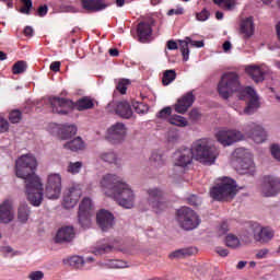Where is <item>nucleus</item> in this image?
I'll return each instance as SVG.
<instances>
[{"label":"nucleus","instance_id":"393cba45","mask_svg":"<svg viewBox=\"0 0 280 280\" xmlns=\"http://www.w3.org/2000/svg\"><path fill=\"white\" fill-rule=\"evenodd\" d=\"M115 113L122 119H130L132 117V107L128 101H120L116 103Z\"/></svg>","mask_w":280,"mask_h":280},{"label":"nucleus","instance_id":"0eeeda50","mask_svg":"<svg viewBox=\"0 0 280 280\" xmlns=\"http://www.w3.org/2000/svg\"><path fill=\"white\" fill-rule=\"evenodd\" d=\"M176 220L184 231H194L200 226V217L190 208L183 207L176 212Z\"/></svg>","mask_w":280,"mask_h":280},{"label":"nucleus","instance_id":"aec40b11","mask_svg":"<svg viewBox=\"0 0 280 280\" xmlns=\"http://www.w3.org/2000/svg\"><path fill=\"white\" fill-rule=\"evenodd\" d=\"M74 237L75 230L73 229V226L68 225L58 230L55 242L57 244H65V242H73Z\"/></svg>","mask_w":280,"mask_h":280},{"label":"nucleus","instance_id":"9d476101","mask_svg":"<svg viewBox=\"0 0 280 280\" xmlns=\"http://www.w3.org/2000/svg\"><path fill=\"white\" fill-rule=\"evenodd\" d=\"M91 209H93V202L90 198H83L79 206V224L82 229H89L91 226Z\"/></svg>","mask_w":280,"mask_h":280},{"label":"nucleus","instance_id":"09e8293b","mask_svg":"<svg viewBox=\"0 0 280 280\" xmlns=\"http://www.w3.org/2000/svg\"><path fill=\"white\" fill-rule=\"evenodd\" d=\"M0 252L2 255H10V253H13L11 257H14V255H19V252H14V249L11 246H2L0 247Z\"/></svg>","mask_w":280,"mask_h":280},{"label":"nucleus","instance_id":"603ef678","mask_svg":"<svg viewBox=\"0 0 280 280\" xmlns=\"http://www.w3.org/2000/svg\"><path fill=\"white\" fill-rule=\"evenodd\" d=\"M209 16H210V13L206 9H203L201 12L196 14L197 21H207Z\"/></svg>","mask_w":280,"mask_h":280},{"label":"nucleus","instance_id":"f8f14e48","mask_svg":"<svg viewBox=\"0 0 280 280\" xmlns=\"http://www.w3.org/2000/svg\"><path fill=\"white\" fill-rule=\"evenodd\" d=\"M280 191V180L277 177L265 176L262 186V196L270 198L277 196Z\"/></svg>","mask_w":280,"mask_h":280},{"label":"nucleus","instance_id":"bf43d9fd","mask_svg":"<svg viewBox=\"0 0 280 280\" xmlns=\"http://www.w3.org/2000/svg\"><path fill=\"white\" fill-rule=\"evenodd\" d=\"M60 61H54L50 63V71H54L55 73H58L60 71Z\"/></svg>","mask_w":280,"mask_h":280},{"label":"nucleus","instance_id":"37998d69","mask_svg":"<svg viewBox=\"0 0 280 280\" xmlns=\"http://www.w3.org/2000/svg\"><path fill=\"white\" fill-rule=\"evenodd\" d=\"M21 119H23V114L21 113V110L19 109H13L10 114H9V121L11 124H20Z\"/></svg>","mask_w":280,"mask_h":280},{"label":"nucleus","instance_id":"4468645a","mask_svg":"<svg viewBox=\"0 0 280 280\" xmlns=\"http://www.w3.org/2000/svg\"><path fill=\"white\" fill-rule=\"evenodd\" d=\"M80 198H82V188L79 185L70 187L63 197L65 209H73L80 201Z\"/></svg>","mask_w":280,"mask_h":280},{"label":"nucleus","instance_id":"49530a36","mask_svg":"<svg viewBox=\"0 0 280 280\" xmlns=\"http://www.w3.org/2000/svg\"><path fill=\"white\" fill-rule=\"evenodd\" d=\"M21 3H23V8L21 9L22 14H30L33 3L32 0H20Z\"/></svg>","mask_w":280,"mask_h":280},{"label":"nucleus","instance_id":"6ab92c4d","mask_svg":"<svg viewBox=\"0 0 280 280\" xmlns=\"http://www.w3.org/2000/svg\"><path fill=\"white\" fill-rule=\"evenodd\" d=\"M152 25H154V20L151 22H140L137 27L138 40L140 43H148L152 37Z\"/></svg>","mask_w":280,"mask_h":280},{"label":"nucleus","instance_id":"6e6552de","mask_svg":"<svg viewBox=\"0 0 280 280\" xmlns=\"http://www.w3.org/2000/svg\"><path fill=\"white\" fill-rule=\"evenodd\" d=\"M147 196V202L154 213H161L167 209V202L163 199V190L160 188H149Z\"/></svg>","mask_w":280,"mask_h":280},{"label":"nucleus","instance_id":"f03ea898","mask_svg":"<svg viewBox=\"0 0 280 280\" xmlns=\"http://www.w3.org/2000/svg\"><path fill=\"white\" fill-rule=\"evenodd\" d=\"M218 93L223 100H229L233 93H237L238 100H249L244 108L245 115H254L259 108V97L250 86L242 88L240 75L235 72H226L221 77L218 84Z\"/></svg>","mask_w":280,"mask_h":280},{"label":"nucleus","instance_id":"c85d7f7f","mask_svg":"<svg viewBox=\"0 0 280 280\" xmlns=\"http://www.w3.org/2000/svg\"><path fill=\"white\" fill-rule=\"evenodd\" d=\"M75 135H78V127H75V125H65L60 130V138L63 141L71 139V137H75Z\"/></svg>","mask_w":280,"mask_h":280},{"label":"nucleus","instance_id":"bb28decb","mask_svg":"<svg viewBox=\"0 0 280 280\" xmlns=\"http://www.w3.org/2000/svg\"><path fill=\"white\" fill-rule=\"evenodd\" d=\"M196 253H198L196 247H186L171 253L168 257L170 259H185V257H191V255H196Z\"/></svg>","mask_w":280,"mask_h":280},{"label":"nucleus","instance_id":"39448f33","mask_svg":"<svg viewBox=\"0 0 280 280\" xmlns=\"http://www.w3.org/2000/svg\"><path fill=\"white\" fill-rule=\"evenodd\" d=\"M209 196L217 202H229L237 196V183L232 178L223 177L210 188Z\"/></svg>","mask_w":280,"mask_h":280},{"label":"nucleus","instance_id":"864d4df0","mask_svg":"<svg viewBox=\"0 0 280 280\" xmlns=\"http://www.w3.org/2000/svg\"><path fill=\"white\" fill-rule=\"evenodd\" d=\"M271 154L273 159H277V161H280V148L278 144H272L271 148Z\"/></svg>","mask_w":280,"mask_h":280},{"label":"nucleus","instance_id":"e2e57ef3","mask_svg":"<svg viewBox=\"0 0 280 280\" xmlns=\"http://www.w3.org/2000/svg\"><path fill=\"white\" fill-rule=\"evenodd\" d=\"M112 246L110 245H103L102 247H100L97 249V253H100L101 255L104 253H108L109 250H112Z\"/></svg>","mask_w":280,"mask_h":280},{"label":"nucleus","instance_id":"a878e982","mask_svg":"<svg viewBox=\"0 0 280 280\" xmlns=\"http://www.w3.org/2000/svg\"><path fill=\"white\" fill-rule=\"evenodd\" d=\"M250 128H252V131L249 132L250 139H253L255 143H264V141H266L268 137L264 127L256 124H252Z\"/></svg>","mask_w":280,"mask_h":280},{"label":"nucleus","instance_id":"c9c22d12","mask_svg":"<svg viewBox=\"0 0 280 280\" xmlns=\"http://www.w3.org/2000/svg\"><path fill=\"white\" fill-rule=\"evenodd\" d=\"M101 161L104 163H115L117 164V154L113 151H106L100 154Z\"/></svg>","mask_w":280,"mask_h":280},{"label":"nucleus","instance_id":"5701e85b","mask_svg":"<svg viewBox=\"0 0 280 280\" xmlns=\"http://www.w3.org/2000/svg\"><path fill=\"white\" fill-rule=\"evenodd\" d=\"M237 163L240 174H249L250 176L255 174V163L253 162V158H250V155L243 159H237Z\"/></svg>","mask_w":280,"mask_h":280},{"label":"nucleus","instance_id":"1a4fd4ad","mask_svg":"<svg viewBox=\"0 0 280 280\" xmlns=\"http://www.w3.org/2000/svg\"><path fill=\"white\" fill-rule=\"evenodd\" d=\"M62 194V177L60 174H50L48 175L45 196L49 200H58Z\"/></svg>","mask_w":280,"mask_h":280},{"label":"nucleus","instance_id":"c03bdc74","mask_svg":"<svg viewBox=\"0 0 280 280\" xmlns=\"http://www.w3.org/2000/svg\"><path fill=\"white\" fill-rule=\"evenodd\" d=\"M80 170H82V162H70L67 172L69 174H80Z\"/></svg>","mask_w":280,"mask_h":280},{"label":"nucleus","instance_id":"8fccbe9b","mask_svg":"<svg viewBox=\"0 0 280 280\" xmlns=\"http://www.w3.org/2000/svg\"><path fill=\"white\" fill-rule=\"evenodd\" d=\"M186 40H188V43H190V47H196L197 49L205 47V42H202V40H194V39H191V37H186Z\"/></svg>","mask_w":280,"mask_h":280},{"label":"nucleus","instance_id":"2f4dec72","mask_svg":"<svg viewBox=\"0 0 280 280\" xmlns=\"http://www.w3.org/2000/svg\"><path fill=\"white\" fill-rule=\"evenodd\" d=\"M18 219L23 224H25V222H27V220H30V207H27V205L20 206V208L18 210Z\"/></svg>","mask_w":280,"mask_h":280},{"label":"nucleus","instance_id":"f704fd0d","mask_svg":"<svg viewBox=\"0 0 280 280\" xmlns=\"http://www.w3.org/2000/svg\"><path fill=\"white\" fill-rule=\"evenodd\" d=\"M27 71V62L20 60L16 61L12 67V73L13 75H19L21 73H25Z\"/></svg>","mask_w":280,"mask_h":280},{"label":"nucleus","instance_id":"13d9d810","mask_svg":"<svg viewBox=\"0 0 280 280\" xmlns=\"http://www.w3.org/2000/svg\"><path fill=\"white\" fill-rule=\"evenodd\" d=\"M268 248H264L258 250V253L256 254V259H266V257L268 256Z\"/></svg>","mask_w":280,"mask_h":280},{"label":"nucleus","instance_id":"20e7f679","mask_svg":"<svg viewBox=\"0 0 280 280\" xmlns=\"http://www.w3.org/2000/svg\"><path fill=\"white\" fill-rule=\"evenodd\" d=\"M49 104L52 113L57 115H69L71 110H91L95 106L93 98L89 96H83L75 103L69 98L52 96L49 98Z\"/></svg>","mask_w":280,"mask_h":280},{"label":"nucleus","instance_id":"69168bd1","mask_svg":"<svg viewBox=\"0 0 280 280\" xmlns=\"http://www.w3.org/2000/svg\"><path fill=\"white\" fill-rule=\"evenodd\" d=\"M189 115L191 119H198V117H200L198 109H192Z\"/></svg>","mask_w":280,"mask_h":280},{"label":"nucleus","instance_id":"58836bf2","mask_svg":"<svg viewBox=\"0 0 280 280\" xmlns=\"http://www.w3.org/2000/svg\"><path fill=\"white\" fill-rule=\"evenodd\" d=\"M213 3L222 10H233L235 8V0H213Z\"/></svg>","mask_w":280,"mask_h":280},{"label":"nucleus","instance_id":"ea45409f","mask_svg":"<svg viewBox=\"0 0 280 280\" xmlns=\"http://www.w3.org/2000/svg\"><path fill=\"white\" fill-rule=\"evenodd\" d=\"M225 244L228 248H240V238L233 234H229L225 237Z\"/></svg>","mask_w":280,"mask_h":280},{"label":"nucleus","instance_id":"a211bd4d","mask_svg":"<svg viewBox=\"0 0 280 280\" xmlns=\"http://www.w3.org/2000/svg\"><path fill=\"white\" fill-rule=\"evenodd\" d=\"M194 102H196V96H194V92H188L184 96H182L177 104L175 105L176 113L185 114L191 106H194Z\"/></svg>","mask_w":280,"mask_h":280},{"label":"nucleus","instance_id":"de8ad7c7","mask_svg":"<svg viewBox=\"0 0 280 280\" xmlns=\"http://www.w3.org/2000/svg\"><path fill=\"white\" fill-rule=\"evenodd\" d=\"M30 280H43L45 279V273L43 271H32L28 275Z\"/></svg>","mask_w":280,"mask_h":280},{"label":"nucleus","instance_id":"2eb2a0df","mask_svg":"<svg viewBox=\"0 0 280 280\" xmlns=\"http://www.w3.org/2000/svg\"><path fill=\"white\" fill-rule=\"evenodd\" d=\"M126 139V125L117 122L107 130V140L110 143H121Z\"/></svg>","mask_w":280,"mask_h":280},{"label":"nucleus","instance_id":"a18cd8bd","mask_svg":"<svg viewBox=\"0 0 280 280\" xmlns=\"http://www.w3.org/2000/svg\"><path fill=\"white\" fill-rule=\"evenodd\" d=\"M156 117L158 119H167V117H172V107H164L156 114Z\"/></svg>","mask_w":280,"mask_h":280},{"label":"nucleus","instance_id":"f3484780","mask_svg":"<svg viewBox=\"0 0 280 280\" xmlns=\"http://www.w3.org/2000/svg\"><path fill=\"white\" fill-rule=\"evenodd\" d=\"M275 237V232L270 228H261L259 224H256L254 228V240L260 242V244H268L270 240Z\"/></svg>","mask_w":280,"mask_h":280},{"label":"nucleus","instance_id":"f257e3e1","mask_svg":"<svg viewBox=\"0 0 280 280\" xmlns=\"http://www.w3.org/2000/svg\"><path fill=\"white\" fill-rule=\"evenodd\" d=\"M38 162L32 154H24L15 162V176L25 183L27 200L33 207L43 205V182L36 174Z\"/></svg>","mask_w":280,"mask_h":280},{"label":"nucleus","instance_id":"338daca9","mask_svg":"<svg viewBox=\"0 0 280 280\" xmlns=\"http://www.w3.org/2000/svg\"><path fill=\"white\" fill-rule=\"evenodd\" d=\"M115 268H127L128 266H126V262L121 261V260H116L115 261Z\"/></svg>","mask_w":280,"mask_h":280},{"label":"nucleus","instance_id":"72a5a7b5","mask_svg":"<svg viewBox=\"0 0 280 280\" xmlns=\"http://www.w3.org/2000/svg\"><path fill=\"white\" fill-rule=\"evenodd\" d=\"M174 80H176V70H166L162 78V84L168 86Z\"/></svg>","mask_w":280,"mask_h":280},{"label":"nucleus","instance_id":"4be33fe9","mask_svg":"<svg viewBox=\"0 0 280 280\" xmlns=\"http://www.w3.org/2000/svg\"><path fill=\"white\" fill-rule=\"evenodd\" d=\"M81 5L86 12H102L108 7L104 0H81Z\"/></svg>","mask_w":280,"mask_h":280},{"label":"nucleus","instance_id":"cd10ccee","mask_svg":"<svg viewBox=\"0 0 280 280\" xmlns=\"http://www.w3.org/2000/svg\"><path fill=\"white\" fill-rule=\"evenodd\" d=\"M246 73L250 75L254 82H264V70L258 66H249L246 68Z\"/></svg>","mask_w":280,"mask_h":280},{"label":"nucleus","instance_id":"3c124183","mask_svg":"<svg viewBox=\"0 0 280 280\" xmlns=\"http://www.w3.org/2000/svg\"><path fill=\"white\" fill-rule=\"evenodd\" d=\"M174 14H176L177 16H180L183 14H185V9L183 7H179L177 9H171L167 12L168 16H174Z\"/></svg>","mask_w":280,"mask_h":280},{"label":"nucleus","instance_id":"9b49d317","mask_svg":"<svg viewBox=\"0 0 280 280\" xmlns=\"http://www.w3.org/2000/svg\"><path fill=\"white\" fill-rule=\"evenodd\" d=\"M217 140L221 145H233V143H237V141H242L244 139V135L237 130H220L217 135Z\"/></svg>","mask_w":280,"mask_h":280},{"label":"nucleus","instance_id":"7ed1b4c3","mask_svg":"<svg viewBox=\"0 0 280 280\" xmlns=\"http://www.w3.org/2000/svg\"><path fill=\"white\" fill-rule=\"evenodd\" d=\"M101 187L104 189L106 196L114 198L124 209H132L135 207V192L121 177L107 174L101 180Z\"/></svg>","mask_w":280,"mask_h":280},{"label":"nucleus","instance_id":"dca6fc26","mask_svg":"<svg viewBox=\"0 0 280 280\" xmlns=\"http://www.w3.org/2000/svg\"><path fill=\"white\" fill-rule=\"evenodd\" d=\"M96 222L102 231H109L115 226V215L109 211L102 209L96 214Z\"/></svg>","mask_w":280,"mask_h":280},{"label":"nucleus","instance_id":"6e6d98bb","mask_svg":"<svg viewBox=\"0 0 280 280\" xmlns=\"http://www.w3.org/2000/svg\"><path fill=\"white\" fill-rule=\"evenodd\" d=\"M47 12H49V8L44 4V5H40L38 9H37V14L38 16H47Z\"/></svg>","mask_w":280,"mask_h":280},{"label":"nucleus","instance_id":"b1692460","mask_svg":"<svg viewBox=\"0 0 280 280\" xmlns=\"http://www.w3.org/2000/svg\"><path fill=\"white\" fill-rule=\"evenodd\" d=\"M14 220V214L12 213V202L10 200H5L0 206V222L3 224H9V222H12Z\"/></svg>","mask_w":280,"mask_h":280},{"label":"nucleus","instance_id":"c756f323","mask_svg":"<svg viewBox=\"0 0 280 280\" xmlns=\"http://www.w3.org/2000/svg\"><path fill=\"white\" fill-rule=\"evenodd\" d=\"M63 148L71 150V152H78L79 150H84V141H82V138L77 137L75 139L63 144Z\"/></svg>","mask_w":280,"mask_h":280},{"label":"nucleus","instance_id":"473e14b6","mask_svg":"<svg viewBox=\"0 0 280 280\" xmlns=\"http://www.w3.org/2000/svg\"><path fill=\"white\" fill-rule=\"evenodd\" d=\"M168 124L172 126H178L179 128H185V126H187V119L183 116L172 115L168 118Z\"/></svg>","mask_w":280,"mask_h":280},{"label":"nucleus","instance_id":"4c0bfd02","mask_svg":"<svg viewBox=\"0 0 280 280\" xmlns=\"http://www.w3.org/2000/svg\"><path fill=\"white\" fill-rule=\"evenodd\" d=\"M150 163L153 167H161L164 165L165 161H163V155L159 152H153L150 158Z\"/></svg>","mask_w":280,"mask_h":280},{"label":"nucleus","instance_id":"4d7b16f0","mask_svg":"<svg viewBox=\"0 0 280 280\" xmlns=\"http://www.w3.org/2000/svg\"><path fill=\"white\" fill-rule=\"evenodd\" d=\"M188 205H191L192 207H198L200 205V199L196 195H192L188 198Z\"/></svg>","mask_w":280,"mask_h":280},{"label":"nucleus","instance_id":"0e129e2a","mask_svg":"<svg viewBox=\"0 0 280 280\" xmlns=\"http://www.w3.org/2000/svg\"><path fill=\"white\" fill-rule=\"evenodd\" d=\"M24 34L25 36H34V28H32V26H26L24 28Z\"/></svg>","mask_w":280,"mask_h":280},{"label":"nucleus","instance_id":"a19ab883","mask_svg":"<svg viewBox=\"0 0 280 280\" xmlns=\"http://www.w3.org/2000/svg\"><path fill=\"white\" fill-rule=\"evenodd\" d=\"M132 107L138 115H145V113L150 110V107L147 104H143L141 102H133Z\"/></svg>","mask_w":280,"mask_h":280},{"label":"nucleus","instance_id":"052dcab7","mask_svg":"<svg viewBox=\"0 0 280 280\" xmlns=\"http://www.w3.org/2000/svg\"><path fill=\"white\" fill-rule=\"evenodd\" d=\"M167 49H170L171 51H174L178 49V44L174 39H171L167 42Z\"/></svg>","mask_w":280,"mask_h":280},{"label":"nucleus","instance_id":"412c9836","mask_svg":"<svg viewBox=\"0 0 280 280\" xmlns=\"http://www.w3.org/2000/svg\"><path fill=\"white\" fill-rule=\"evenodd\" d=\"M240 32L245 40H248V38H253V36H255V22L253 21V16L241 21Z\"/></svg>","mask_w":280,"mask_h":280},{"label":"nucleus","instance_id":"680f3d73","mask_svg":"<svg viewBox=\"0 0 280 280\" xmlns=\"http://www.w3.org/2000/svg\"><path fill=\"white\" fill-rule=\"evenodd\" d=\"M215 253L220 255V257H228L229 256V249L217 247Z\"/></svg>","mask_w":280,"mask_h":280},{"label":"nucleus","instance_id":"e433bc0d","mask_svg":"<svg viewBox=\"0 0 280 280\" xmlns=\"http://www.w3.org/2000/svg\"><path fill=\"white\" fill-rule=\"evenodd\" d=\"M67 261L69 266L77 269L84 268V264H85L84 258L80 256H72Z\"/></svg>","mask_w":280,"mask_h":280},{"label":"nucleus","instance_id":"7c9ffc66","mask_svg":"<svg viewBox=\"0 0 280 280\" xmlns=\"http://www.w3.org/2000/svg\"><path fill=\"white\" fill-rule=\"evenodd\" d=\"M179 43V50L182 51V56H183V60L185 62H187V60H189V39H187V37L185 38V40L180 39L178 40Z\"/></svg>","mask_w":280,"mask_h":280},{"label":"nucleus","instance_id":"423d86ee","mask_svg":"<svg viewBox=\"0 0 280 280\" xmlns=\"http://www.w3.org/2000/svg\"><path fill=\"white\" fill-rule=\"evenodd\" d=\"M190 150L196 161H200L201 163H215L219 154L218 149L211 147L208 139L197 140L192 143Z\"/></svg>","mask_w":280,"mask_h":280},{"label":"nucleus","instance_id":"5fc2aeb1","mask_svg":"<svg viewBox=\"0 0 280 280\" xmlns=\"http://www.w3.org/2000/svg\"><path fill=\"white\" fill-rule=\"evenodd\" d=\"M10 130V124L5 119H0V132H8Z\"/></svg>","mask_w":280,"mask_h":280},{"label":"nucleus","instance_id":"ddd939ff","mask_svg":"<svg viewBox=\"0 0 280 280\" xmlns=\"http://www.w3.org/2000/svg\"><path fill=\"white\" fill-rule=\"evenodd\" d=\"M194 161V152L189 148L178 149L174 154V163L177 167H187Z\"/></svg>","mask_w":280,"mask_h":280},{"label":"nucleus","instance_id":"774afa93","mask_svg":"<svg viewBox=\"0 0 280 280\" xmlns=\"http://www.w3.org/2000/svg\"><path fill=\"white\" fill-rule=\"evenodd\" d=\"M231 47H232L231 42L226 40V42L223 43V50L224 51H231Z\"/></svg>","mask_w":280,"mask_h":280},{"label":"nucleus","instance_id":"79ce46f5","mask_svg":"<svg viewBox=\"0 0 280 280\" xmlns=\"http://www.w3.org/2000/svg\"><path fill=\"white\" fill-rule=\"evenodd\" d=\"M128 86H130V80L128 79H120L116 89L118 90L120 95H126V91H128Z\"/></svg>","mask_w":280,"mask_h":280}]
</instances>
